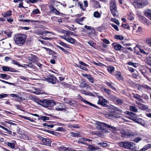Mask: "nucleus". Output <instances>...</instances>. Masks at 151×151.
Masks as SVG:
<instances>
[{"instance_id": "2f4dec72", "label": "nucleus", "mask_w": 151, "mask_h": 151, "mask_svg": "<svg viewBox=\"0 0 151 151\" xmlns=\"http://www.w3.org/2000/svg\"><path fill=\"white\" fill-rule=\"evenodd\" d=\"M101 14L99 12L96 11L94 12L93 17L96 18H99L101 17Z\"/></svg>"}, {"instance_id": "680f3d73", "label": "nucleus", "mask_w": 151, "mask_h": 151, "mask_svg": "<svg viewBox=\"0 0 151 151\" xmlns=\"http://www.w3.org/2000/svg\"><path fill=\"white\" fill-rule=\"evenodd\" d=\"M142 139L140 137H137L134 139V141L136 143H138L139 141L141 140Z\"/></svg>"}, {"instance_id": "e433bc0d", "label": "nucleus", "mask_w": 151, "mask_h": 151, "mask_svg": "<svg viewBox=\"0 0 151 151\" xmlns=\"http://www.w3.org/2000/svg\"><path fill=\"white\" fill-rule=\"evenodd\" d=\"M84 27L87 29L91 30L92 33H94L95 32V29L92 28L91 26H87L86 25Z\"/></svg>"}, {"instance_id": "6e6d98bb", "label": "nucleus", "mask_w": 151, "mask_h": 151, "mask_svg": "<svg viewBox=\"0 0 151 151\" xmlns=\"http://www.w3.org/2000/svg\"><path fill=\"white\" fill-rule=\"evenodd\" d=\"M111 26L116 31H119V29L118 26L116 25H115L114 24H111Z\"/></svg>"}, {"instance_id": "c9c22d12", "label": "nucleus", "mask_w": 151, "mask_h": 151, "mask_svg": "<svg viewBox=\"0 0 151 151\" xmlns=\"http://www.w3.org/2000/svg\"><path fill=\"white\" fill-rule=\"evenodd\" d=\"M104 83L107 85H108L110 88L112 89H114L115 88L113 86L112 84L113 83H110L108 81H106L104 82Z\"/></svg>"}, {"instance_id": "79ce46f5", "label": "nucleus", "mask_w": 151, "mask_h": 151, "mask_svg": "<svg viewBox=\"0 0 151 151\" xmlns=\"http://www.w3.org/2000/svg\"><path fill=\"white\" fill-rule=\"evenodd\" d=\"M19 21L22 22H33L35 21L34 20H31L30 19H19Z\"/></svg>"}, {"instance_id": "e2e57ef3", "label": "nucleus", "mask_w": 151, "mask_h": 151, "mask_svg": "<svg viewBox=\"0 0 151 151\" xmlns=\"http://www.w3.org/2000/svg\"><path fill=\"white\" fill-rule=\"evenodd\" d=\"M127 117L128 118L134 121L136 117L133 116H132L129 115Z\"/></svg>"}, {"instance_id": "58836bf2", "label": "nucleus", "mask_w": 151, "mask_h": 151, "mask_svg": "<svg viewBox=\"0 0 151 151\" xmlns=\"http://www.w3.org/2000/svg\"><path fill=\"white\" fill-rule=\"evenodd\" d=\"M130 110L134 112H137L138 111L137 109L134 106H130Z\"/></svg>"}, {"instance_id": "c03bdc74", "label": "nucleus", "mask_w": 151, "mask_h": 151, "mask_svg": "<svg viewBox=\"0 0 151 151\" xmlns=\"http://www.w3.org/2000/svg\"><path fill=\"white\" fill-rule=\"evenodd\" d=\"M48 33H51L52 34H53V33L50 32L48 31H44L42 32V35L43 36H46L47 34Z\"/></svg>"}, {"instance_id": "09e8293b", "label": "nucleus", "mask_w": 151, "mask_h": 151, "mask_svg": "<svg viewBox=\"0 0 151 151\" xmlns=\"http://www.w3.org/2000/svg\"><path fill=\"white\" fill-rule=\"evenodd\" d=\"M87 42L89 44L90 46L94 47L95 45V43L94 42L92 41L91 40Z\"/></svg>"}, {"instance_id": "052dcab7", "label": "nucleus", "mask_w": 151, "mask_h": 151, "mask_svg": "<svg viewBox=\"0 0 151 151\" xmlns=\"http://www.w3.org/2000/svg\"><path fill=\"white\" fill-rule=\"evenodd\" d=\"M23 1L20 2L18 6V7L19 8H24L25 7L23 6Z\"/></svg>"}, {"instance_id": "1a4fd4ad", "label": "nucleus", "mask_w": 151, "mask_h": 151, "mask_svg": "<svg viewBox=\"0 0 151 151\" xmlns=\"http://www.w3.org/2000/svg\"><path fill=\"white\" fill-rule=\"evenodd\" d=\"M79 86L81 88H86L88 89H91V88L89 85L87 84L86 81L84 79H82L81 81Z\"/></svg>"}, {"instance_id": "4d7b16f0", "label": "nucleus", "mask_w": 151, "mask_h": 151, "mask_svg": "<svg viewBox=\"0 0 151 151\" xmlns=\"http://www.w3.org/2000/svg\"><path fill=\"white\" fill-rule=\"evenodd\" d=\"M12 63L14 65H17L18 66L19 65H20L19 62L18 61L14 60H12Z\"/></svg>"}, {"instance_id": "412c9836", "label": "nucleus", "mask_w": 151, "mask_h": 151, "mask_svg": "<svg viewBox=\"0 0 151 151\" xmlns=\"http://www.w3.org/2000/svg\"><path fill=\"white\" fill-rule=\"evenodd\" d=\"M12 97L15 98V100L17 101H20V100H25V99L23 97L19 96L18 95H11Z\"/></svg>"}, {"instance_id": "72a5a7b5", "label": "nucleus", "mask_w": 151, "mask_h": 151, "mask_svg": "<svg viewBox=\"0 0 151 151\" xmlns=\"http://www.w3.org/2000/svg\"><path fill=\"white\" fill-rule=\"evenodd\" d=\"M85 17H83L79 19H76V22L80 24H83L81 23V22H82L84 20Z\"/></svg>"}, {"instance_id": "4be33fe9", "label": "nucleus", "mask_w": 151, "mask_h": 151, "mask_svg": "<svg viewBox=\"0 0 151 151\" xmlns=\"http://www.w3.org/2000/svg\"><path fill=\"white\" fill-rule=\"evenodd\" d=\"M114 44L113 43L112 46L114 49L117 51L120 50L122 46L119 44H116L115 45H114Z\"/></svg>"}, {"instance_id": "49530a36", "label": "nucleus", "mask_w": 151, "mask_h": 151, "mask_svg": "<svg viewBox=\"0 0 151 151\" xmlns=\"http://www.w3.org/2000/svg\"><path fill=\"white\" fill-rule=\"evenodd\" d=\"M37 0H26V2L28 4L34 3L37 2Z\"/></svg>"}, {"instance_id": "774afa93", "label": "nucleus", "mask_w": 151, "mask_h": 151, "mask_svg": "<svg viewBox=\"0 0 151 151\" xmlns=\"http://www.w3.org/2000/svg\"><path fill=\"white\" fill-rule=\"evenodd\" d=\"M147 43L151 47V39H148L146 40Z\"/></svg>"}, {"instance_id": "bf43d9fd", "label": "nucleus", "mask_w": 151, "mask_h": 151, "mask_svg": "<svg viewBox=\"0 0 151 151\" xmlns=\"http://www.w3.org/2000/svg\"><path fill=\"white\" fill-rule=\"evenodd\" d=\"M128 68L129 70L131 72L133 73L135 72V71L137 72V71L136 70L132 68L128 67Z\"/></svg>"}, {"instance_id": "dca6fc26", "label": "nucleus", "mask_w": 151, "mask_h": 151, "mask_svg": "<svg viewBox=\"0 0 151 151\" xmlns=\"http://www.w3.org/2000/svg\"><path fill=\"white\" fill-rule=\"evenodd\" d=\"M134 122L141 125H142V126H144L145 124V122L141 118L137 117L135 118Z\"/></svg>"}, {"instance_id": "0e129e2a", "label": "nucleus", "mask_w": 151, "mask_h": 151, "mask_svg": "<svg viewBox=\"0 0 151 151\" xmlns=\"http://www.w3.org/2000/svg\"><path fill=\"white\" fill-rule=\"evenodd\" d=\"M78 4L80 5V8L81 9H82L83 10H84L85 9L84 6H83V5L82 3H81L80 2H79Z\"/></svg>"}, {"instance_id": "473e14b6", "label": "nucleus", "mask_w": 151, "mask_h": 151, "mask_svg": "<svg viewBox=\"0 0 151 151\" xmlns=\"http://www.w3.org/2000/svg\"><path fill=\"white\" fill-rule=\"evenodd\" d=\"M38 119L39 120L41 119L44 121L46 120H49V117L47 116H41L40 117H39L38 118Z\"/></svg>"}, {"instance_id": "a211bd4d", "label": "nucleus", "mask_w": 151, "mask_h": 151, "mask_svg": "<svg viewBox=\"0 0 151 151\" xmlns=\"http://www.w3.org/2000/svg\"><path fill=\"white\" fill-rule=\"evenodd\" d=\"M137 104L138 105L139 108L142 110H147V109H149L147 106L144 104L140 103H137Z\"/></svg>"}, {"instance_id": "603ef678", "label": "nucleus", "mask_w": 151, "mask_h": 151, "mask_svg": "<svg viewBox=\"0 0 151 151\" xmlns=\"http://www.w3.org/2000/svg\"><path fill=\"white\" fill-rule=\"evenodd\" d=\"M111 21L114 22L117 24L119 25V21L115 19L112 18L111 19Z\"/></svg>"}, {"instance_id": "4c0bfd02", "label": "nucleus", "mask_w": 151, "mask_h": 151, "mask_svg": "<svg viewBox=\"0 0 151 151\" xmlns=\"http://www.w3.org/2000/svg\"><path fill=\"white\" fill-rule=\"evenodd\" d=\"M146 63L149 65L151 66V57H147L146 58Z\"/></svg>"}, {"instance_id": "f704fd0d", "label": "nucleus", "mask_w": 151, "mask_h": 151, "mask_svg": "<svg viewBox=\"0 0 151 151\" xmlns=\"http://www.w3.org/2000/svg\"><path fill=\"white\" fill-rule=\"evenodd\" d=\"M127 64L129 65L132 66L135 68H137L138 66V64L137 63H133L131 62H128Z\"/></svg>"}, {"instance_id": "6ab92c4d", "label": "nucleus", "mask_w": 151, "mask_h": 151, "mask_svg": "<svg viewBox=\"0 0 151 151\" xmlns=\"http://www.w3.org/2000/svg\"><path fill=\"white\" fill-rule=\"evenodd\" d=\"M113 101L118 105H122L123 102V100L119 98L115 97L113 99Z\"/></svg>"}, {"instance_id": "a878e982", "label": "nucleus", "mask_w": 151, "mask_h": 151, "mask_svg": "<svg viewBox=\"0 0 151 151\" xmlns=\"http://www.w3.org/2000/svg\"><path fill=\"white\" fill-rule=\"evenodd\" d=\"M65 40L68 42L72 44H74L76 41V40L75 39L71 37L70 36L68 38Z\"/></svg>"}, {"instance_id": "c756f323", "label": "nucleus", "mask_w": 151, "mask_h": 151, "mask_svg": "<svg viewBox=\"0 0 151 151\" xmlns=\"http://www.w3.org/2000/svg\"><path fill=\"white\" fill-rule=\"evenodd\" d=\"M115 68L113 66H110L108 67L107 70L108 71L109 73H110L112 74H113L112 72L114 70Z\"/></svg>"}, {"instance_id": "aec40b11", "label": "nucleus", "mask_w": 151, "mask_h": 151, "mask_svg": "<svg viewBox=\"0 0 151 151\" xmlns=\"http://www.w3.org/2000/svg\"><path fill=\"white\" fill-rule=\"evenodd\" d=\"M2 70L4 71L14 72V69L6 66H3L2 67Z\"/></svg>"}, {"instance_id": "f3484780", "label": "nucleus", "mask_w": 151, "mask_h": 151, "mask_svg": "<svg viewBox=\"0 0 151 151\" xmlns=\"http://www.w3.org/2000/svg\"><path fill=\"white\" fill-rule=\"evenodd\" d=\"M144 15L151 20V10L147 9L144 12Z\"/></svg>"}, {"instance_id": "a18cd8bd", "label": "nucleus", "mask_w": 151, "mask_h": 151, "mask_svg": "<svg viewBox=\"0 0 151 151\" xmlns=\"http://www.w3.org/2000/svg\"><path fill=\"white\" fill-rule=\"evenodd\" d=\"M115 38L117 40H122L124 39V37L122 36L119 35H115Z\"/></svg>"}, {"instance_id": "b1692460", "label": "nucleus", "mask_w": 151, "mask_h": 151, "mask_svg": "<svg viewBox=\"0 0 151 151\" xmlns=\"http://www.w3.org/2000/svg\"><path fill=\"white\" fill-rule=\"evenodd\" d=\"M16 144V141H14L13 143L7 142V145L12 149H14L15 147V145Z\"/></svg>"}, {"instance_id": "4468645a", "label": "nucleus", "mask_w": 151, "mask_h": 151, "mask_svg": "<svg viewBox=\"0 0 151 151\" xmlns=\"http://www.w3.org/2000/svg\"><path fill=\"white\" fill-rule=\"evenodd\" d=\"M70 31H68L64 30L63 32V35L60 36V37L63 39L66 40L70 36Z\"/></svg>"}, {"instance_id": "cd10ccee", "label": "nucleus", "mask_w": 151, "mask_h": 151, "mask_svg": "<svg viewBox=\"0 0 151 151\" xmlns=\"http://www.w3.org/2000/svg\"><path fill=\"white\" fill-rule=\"evenodd\" d=\"M0 78L4 79L7 80L10 78V76L6 74H0Z\"/></svg>"}, {"instance_id": "864d4df0", "label": "nucleus", "mask_w": 151, "mask_h": 151, "mask_svg": "<svg viewBox=\"0 0 151 151\" xmlns=\"http://www.w3.org/2000/svg\"><path fill=\"white\" fill-rule=\"evenodd\" d=\"M43 126L45 127H47L51 128H52L53 127L54 125L52 124H48L47 123H44L43 124Z\"/></svg>"}, {"instance_id": "423d86ee", "label": "nucleus", "mask_w": 151, "mask_h": 151, "mask_svg": "<svg viewBox=\"0 0 151 151\" xmlns=\"http://www.w3.org/2000/svg\"><path fill=\"white\" fill-rule=\"evenodd\" d=\"M135 8H142L144 7L148 4L147 0H136L133 3Z\"/></svg>"}, {"instance_id": "8fccbe9b", "label": "nucleus", "mask_w": 151, "mask_h": 151, "mask_svg": "<svg viewBox=\"0 0 151 151\" xmlns=\"http://www.w3.org/2000/svg\"><path fill=\"white\" fill-rule=\"evenodd\" d=\"M106 116L108 118H114L116 117L115 115L111 114H106Z\"/></svg>"}, {"instance_id": "0eeeda50", "label": "nucleus", "mask_w": 151, "mask_h": 151, "mask_svg": "<svg viewBox=\"0 0 151 151\" xmlns=\"http://www.w3.org/2000/svg\"><path fill=\"white\" fill-rule=\"evenodd\" d=\"M121 136L122 137L125 138H129L132 136H135L136 134L134 132H130L128 131H126L125 130H122L121 132Z\"/></svg>"}, {"instance_id": "5701e85b", "label": "nucleus", "mask_w": 151, "mask_h": 151, "mask_svg": "<svg viewBox=\"0 0 151 151\" xmlns=\"http://www.w3.org/2000/svg\"><path fill=\"white\" fill-rule=\"evenodd\" d=\"M12 14V12L11 10L7 11L4 14L2 13V15L4 17H10Z\"/></svg>"}, {"instance_id": "3c124183", "label": "nucleus", "mask_w": 151, "mask_h": 151, "mask_svg": "<svg viewBox=\"0 0 151 151\" xmlns=\"http://www.w3.org/2000/svg\"><path fill=\"white\" fill-rule=\"evenodd\" d=\"M128 19H129L130 20H132L134 19V18L132 16V14L130 13L128 14Z\"/></svg>"}, {"instance_id": "2eb2a0df", "label": "nucleus", "mask_w": 151, "mask_h": 151, "mask_svg": "<svg viewBox=\"0 0 151 151\" xmlns=\"http://www.w3.org/2000/svg\"><path fill=\"white\" fill-rule=\"evenodd\" d=\"M113 75L114 76L116 79L119 81L123 80V77L121 75V73L120 71H116Z\"/></svg>"}, {"instance_id": "39448f33", "label": "nucleus", "mask_w": 151, "mask_h": 151, "mask_svg": "<svg viewBox=\"0 0 151 151\" xmlns=\"http://www.w3.org/2000/svg\"><path fill=\"white\" fill-rule=\"evenodd\" d=\"M31 97V99L35 101L36 103L39 105H41L44 107H47L48 101V100L44 99L43 100H40L37 97L34 95L30 96Z\"/></svg>"}, {"instance_id": "6e6552de", "label": "nucleus", "mask_w": 151, "mask_h": 151, "mask_svg": "<svg viewBox=\"0 0 151 151\" xmlns=\"http://www.w3.org/2000/svg\"><path fill=\"white\" fill-rule=\"evenodd\" d=\"M46 81L51 83L52 84L56 83L57 79L56 78L52 75L49 74L47 76V78H45Z\"/></svg>"}, {"instance_id": "20e7f679", "label": "nucleus", "mask_w": 151, "mask_h": 151, "mask_svg": "<svg viewBox=\"0 0 151 151\" xmlns=\"http://www.w3.org/2000/svg\"><path fill=\"white\" fill-rule=\"evenodd\" d=\"M99 128L102 131L105 130L106 129H109L113 132H115L116 128L107 124L103 122H99Z\"/></svg>"}, {"instance_id": "5fc2aeb1", "label": "nucleus", "mask_w": 151, "mask_h": 151, "mask_svg": "<svg viewBox=\"0 0 151 151\" xmlns=\"http://www.w3.org/2000/svg\"><path fill=\"white\" fill-rule=\"evenodd\" d=\"M32 13L34 14H40V12L38 9H36L32 11Z\"/></svg>"}, {"instance_id": "f257e3e1", "label": "nucleus", "mask_w": 151, "mask_h": 151, "mask_svg": "<svg viewBox=\"0 0 151 151\" xmlns=\"http://www.w3.org/2000/svg\"><path fill=\"white\" fill-rule=\"evenodd\" d=\"M27 36L24 34H18L15 36L14 40L15 43L19 46H22L25 43Z\"/></svg>"}, {"instance_id": "37998d69", "label": "nucleus", "mask_w": 151, "mask_h": 151, "mask_svg": "<svg viewBox=\"0 0 151 151\" xmlns=\"http://www.w3.org/2000/svg\"><path fill=\"white\" fill-rule=\"evenodd\" d=\"M142 31V28L140 27H139L137 30H135V32L137 35H139L140 33V32Z\"/></svg>"}, {"instance_id": "a19ab883", "label": "nucleus", "mask_w": 151, "mask_h": 151, "mask_svg": "<svg viewBox=\"0 0 151 151\" xmlns=\"http://www.w3.org/2000/svg\"><path fill=\"white\" fill-rule=\"evenodd\" d=\"M59 43L61 46H63L64 47L69 48V46L68 45L66 44V43L62 42L61 41H60Z\"/></svg>"}, {"instance_id": "ea45409f", "label": "nucleus", "mask_w": 151, "mask_h": 151, "mask_svg": "<svg viewBox=\"0 0 151 151\" xmlns=\"http://www.w3.org/2000/svg\"><path fill=\"white\" fill-rule=\"evenodd\" d=\"M120 51L121 52H122L126 54H127L128 52V51L127 50V48H124L122 46Z\"/></svg>"}, {"instance_id": "9b49d317", "label": "nucleus", "mask_w": 151, "mask_h": 151, "mask_svg": "<svg viewBox=\"0 0 151 151\" xmlns=\"http://www.w3.org/2000/svg\"><path fill=\"white\" fill-rule=\"evenodd\" d=\"M39 138L42 141L45 145L48 146H50V145L51 141L49 139L44 138L41 136H40Z\"/></svg>"}, {"instance_id": "bb28decb", "label": "nucleus", "mask_w": 151, "mask_h": 151, "mask_svg": "<svg viewBox=\"0 0 151 151\" xmlns=\"http://www.w3.org/2000/svg\"><path fill=\"white\" fill-rule=\"evenodd\" d=\"M151 147L150 144H148L144 146L142 148L139 150H136V151H145L150 148Z\"/></svg>"}, {"instance_id": "338daca9", "label": "nucleus", "mask_w": 151, "mask_h": 151, "mask_svg": "<svg viewBox=\"0 0 151 151\" xmlns=\"http://www.w3.org/2000/svg\"><path fill=\"white\" fill-rule=\"evenodd\" d=\"M103 41L104 43L106 44H108L110 43L109 41L108 40H107V39H104L103 40Z\"/></svg>"}, {"instance_id": "7ed1b4c3", "label": "nucleus", "mask_w": 151, "mask_h": 151, "mask_svg": "<svg viewBox=\"0 0 151 151\" xmlns=\"http://www.w3.org/2000/svg\"><path fill=\"white\" fill-rule=\"evenodd\" d=\"M119 145L121 147L133 150L137 148V147L135 146V144L132 142H122L119 143Z\"/></svg>"}, {"instance_id": "ddd939ff", "label": "nucleus", "mask_w": 151, "mask_h": 151, "mask_svg": "<svg viewBox=\"0 0 151 151\" xmlns=\"http://www.w3.org/2000/svg\"><path fill=\"white\" fill-rule=\"evenodd\" d=\"M55 109L57 111H66V110L65 106L61 104L56 105Z\"/></svg>"}, {"instance_id": "c85d7f7f", "label": "nucleus", "mask_w": 151, "mask_h": 151, "mask_svg": "<svg viewBox=\"0 0 151 151\" xmlns=\"http://www.w3.org/2000/svg\"><path fill=\"white\" fill-rule=\"evenodd\" d=\"M36 57L35 56L29 57V62L31 63H34L36 60Z\"/></svg>"}, {"instance_id": "13d9d810", "label": "nucleus", "mask_w": 151, "mask_h": 151, "mask_svg": "<svg viewBox=\"0 0 151 151\" xmlns=\"http://www.w3.org/2000/svg\"><path fill=\"white\" fill-rule=\"evenodd\" d=\"M71 134L72 136L73 137H78L79 135V134L73 132H71Z\"/></svg>"}, {"instance_id": "69168bd1", "label": "nucleus", "mask_w": 151, "mask_h": 151, "mask_svg": "<svg viewBox=\"0 0 151 151\" xmlns=\"http://www.w3.org/2000/svg\"><path fill=\"white\" fill-rule=\"evenodd\" d=\"M104 91L105 92H106V93L109 94L110 93V92L111 91V90L108 89H106V88H105L104 89Z\"/></svg>"}, {"instance_id": "de8ad7c7", "label": "nucleus", "mask_w": 151, "mask_h": 151, "mask_svg": "<svg viewBox=\"0 0 151 151\" xmlns=\"http://www.w3.org/2000/svg\"><path fill=\"white\" fill-rule=\"evenodd\" d=\"M63 149L64 151H76V150L73 149H72L70 147L66 148L65 147H64Z\"/></svg>"}, {"instance_id": "393cba45", "label": "nucleus", "mask_w": 151, "mask_h": 151, "mask_svg": "<svg viewBox=\"0 0 151 151\" xmlns=\"http://www.w3.org/2000/svg\"><path fill=\"white\" fill-rule=\"evenodd\" d=\"M47 107H52L56 104L55 102L53 100H48V101Z\"/></svg>"}, {"instance_id": "f03ea898", "label": "nucleus", "mask_w": 151, "mask_h": 151, "mask_svg": "<svg viewBox=\"0 0 151 151\" xmlns=\"http://www.w3.org/2000/svg\"><path fill=\"white\" fill-rule=\"evenodd\" d=\"M110 9L111 14L114 17L118 16V12L115 0H111L109 2Z\"/></svg>"}, {"instance_id": "f8f14e48", "label": "nucleus", "mask_w": 151, "mask_h": 151, "mask_svg": "<svg viewBox=\"0 0 151 151\" xmlns=\"http://www.w3.org/2000/svg\"><path fill=\"white\" fill-rule=\"evenodd\" d=\"M99 99L97 102V104L102 106H105L107 103V101L106 99H103L102 97L98 96Z\"/></svg>"}, {"instance_id": "9d476101", "label": "nucleus", "mask_w": 151, "mask_h": 151, "mask_svg": "<svg viewBox=\"0 0 151 151\" xmlns=\"http://www.w3.org/2000/svg\"><path fill=\"white\" fill-rule=\"evenodd\" d=\"M82 76L88 79L89 82L92 83L94 82V78L91 74L86 73H83Z\"/></svg>"}, {"instance_id": "7c9ffc66", "label": "nucleus", "mask_w": 151, "mask_h": 151, "mask_svg": "<svg viewBox=\"0 0 151 151\" xmlns=\"http://www.w3.org/2000/svg\"><path fill=\"white\" fill-rule=\"evenodd\" d=\"M139 20L142 23H145L146 18L144 17L139 15Z\"/></svg>"}]
</instances>
